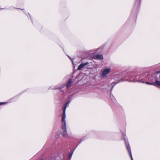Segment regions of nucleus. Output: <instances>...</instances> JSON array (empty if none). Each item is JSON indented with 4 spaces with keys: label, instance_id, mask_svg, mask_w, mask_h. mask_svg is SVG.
Returning a JSON list of instances; mask_svg holds the SVG:
<instances>
[{
    "label": "nucleus",
    "instance_id": "5",
    "mask_svg": "<svg viewBox=\"0 0 160 160\" xmlns=\"http://www.w3.org/2000/svg\"><path fill=\"white\" fill-rule=\"evenodd\" d=\"M111 69L110 68H106L104 69L102 73V76L103 77H105L107 74L110 71Z\"/></svg>",
    "mask_w": 160,
    "mask_h": 160
},
{
    "label": "nucleus",
    "instance_id": "13",
    "mask_svg": "<svg viewBox=\"0 0 160 160\" xmlns=\"http://www.w3.org/2000/svg\"><path fill=\"white\" fill-rule=\"evenodd\" d=\"M72 153H71L70 154V155H69V157H70V158H71V157H72Z\"/></svg>",
    "mask_w": 160,
    "mask_h": 160
},
{
    "label": "nucleus",
    "instance_id": "10",
    "mask_svg": "<svg viewBox=\"0 0 160 160\" xmlns=\"http://www.w3.org/2000/svg\"><path fill=\"white\" fill-rule=\"evenodd\" d=\"M120 82V81H119V82H113L112 83V86H113V87L116 84Z\"/></svg>",
    "mask_w": 160,
    "mask_h": 160
},
{
    "label": "nucleus",
    "instance_id": "8",
    "mask_svg": "<svg viewBox=\"0 0 160 160\" xmlns=\"http://www.w3.org/2000/svg\"><path fill=\"white\" fill-rule=\"evenodd\" d=\"M95 57L96 59L100 60L102 59L103 58V57L102 55L99 54L96 55Z\"/></svg>",
    "mask_w": 160,
    "mask_h": 160
},
{
    "label": "nucleus",
    "instance_id": "11",
    "mask_svg": "<svg viewBox=\"0 0 160 160\" xmlns=\"http://www.w3.org/2000/svg\"><path fill=\"white\" fill-rule=\"evenodd\" d=\"M68 57H69V58H70V59L72 61V62L73 64H74V62H73V61L72 59L70 57H69L68 56Z\"/></svg>",
    "mask_w": 160,
    "mask_h": 160
},
{
    "label": "nucleus",
    "instance_id": "1",
    "mask_svg": "<svg viewBox=\"0 0 160 160\" xmlns=\"http://www.w3.org/2000/svg\"><path fill=\"white\" fill-rule=\"evenodd\" d=\"M133 72H132L126 75L125 76V79L122 78L121 81H132L133 82L138 81L142 83H145L148 84H152L150 82H145V77L143 78L142 76H141L139 75L136 76L134 78L133 77Z\"/></svg>",
    "mask_w": 160,
    "mask_h": 160
},
{
    "label": "nucleus",
    "instance_id": "16",
    "mask_svg": "<svg viewBox=\"0 0 160 160\" xmlns=\"http://www.w3.org/2000/svg\"><path fill=\"white\" fill-rule=\"evenodd\" d=\"M159 73V72H157V74H158Z\"/></svg>",
    "mask_w": 160,
    "mask_h": 160
},
{
    "label": "nucleus",
    "instance_id": "14",
    "mask_svg": "<svg viewBox=\"0 0 160 160\" xmlns=\"http://www.w3.org/2000/svg\"><path fill=\"white\" fill-rule=\"evenodd\" d=\"M4 103H5L4 102H1V103H0V105H2Z\"/></svg>",
    "mask_w": 160,
    "mask_h": 160
},
{
    "label": "nucleus",
    "instance_id": "3",
    "mask_svg": "<svg viewBox=\"0 0 160 160\" xmlns=\"http://www.w3.org/2000/svg\"><path fill=\"white\" fill-rule=\"evenodd\" d=\"M145 81H150L152 83H155L157 80V79L155 76L149 75V76L145 77Z\"/></svg>",
    "mask_w": 160,
    "mask_h": 160
},
{
    "label": "nucleus",
    "instance_id": "6",
    "mask_svg": "<svg viewBox=\"0 0 160 160\" xmlns=\"http://www.w3.org/2000/svg\"><path fill=\"white\" fill-rule=\"evenodd\" d=\"M88 64V62H86L85 63H82L80 64L78 67V70H81L83 67H84L85 66L87 65Z\"/></svg>",
    "mask_w": 160,
    "mask_h": 160
},
{
    "label": "nucleus",
    "instance_id": "2",
    "mask_svg": "<svg viewBox=\"0 0 160 160\" xmlns=\"http://www.w3.org/2000/svg\"><path fill=\"white\" fill-rule=\"evenodd\" d=\"M70 102L68 101L66 104L65 105V106L63 109V113L62 114V129L63 131V132L62 134V135L64 137H65L67 134L66 123L65 120L66 118L65 111L67 107V106L70 103Z\"/></svg>",
    "mask_w": 160,
    "mask_h": 160
},
{
    "label": "nucleus",
    "instance_id": "7",
    "mask_svg": "<svg viewBox=\"0 0 160 160\" xmlns=\"http://www.w3.org/2000/svg\"><path fill=\"white\" fill-rule=\"evenodd\" d=\"M72 80L71 79H70L68 80V81L67 84V85H66L67 87L68 88L70 87L71 86V84H72Z\"/></svg>",
    "mask_w": 160,
    "mask_h": 160
},
{
    "label": "nucleus",
    "instance_id": "4",
    "mask_svg": "<svg viewBox=\"0 0 160 160\" xmlns=\"http://www.w3.org/2000/svg\"><path fill=\"white\" fill-rule=\"evenodd\" d=\"M124 140L126 148L131 157V160H133L131 152L129 143L128 142H127L125 138H124Z\"/></svg>",
    "mask_w": 160,
    "mask_h": 160
},
{
    "label": "nucleus",
    "instance_id": "15",
    "mask_svg": "<svg viewBox=\"0 0 160 160\" xmlns=\"http://www.w3.org/2000/svg\"><path fill=\"white\" fill-rule=\"evenodd\" d=\"M50 88H51V89H55V88L54 87L53 88H51V87H50Z\"/></svg>",
    "mask_w": 160,
    "mask_h": 160
},
{
    "label": "nucleus",
    "instance_id": "9",
    "mask_svg": "<svg viewBox=\"0 0 160 160\" xmlns=\"http://www.w3.org/2000/svg\"><path fill=\"white\" fill-rule=\"evenodd\" d=\"M151 83L152 84L151 85L153 84L154 85H157V86H160V81L158 80H156V81L155 82V83L154 84H153L152 83Z\"/></svg>",
    "mask_w": 160,
    "mask_h": 160
},
{
    "label": "nucleus",
    "instance_id": "12",
    "mask_svg": "<svg viewBox=\"0 0 160 160\" xmlns=\"http://www.w3.org/2000/svg\"><path fill=\"white\" fill-rule=\"evenodd\" d=\"M141 0H136V2L138 4L140 2Z\"/></svg>",
    "mask_w": 160,
    "mask_h": 160
}]
</instances>
